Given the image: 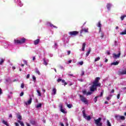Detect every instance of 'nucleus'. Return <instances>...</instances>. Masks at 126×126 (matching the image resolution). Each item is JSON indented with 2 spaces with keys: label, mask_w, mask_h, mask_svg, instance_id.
Wrapping results in <instances>:
<instances>
[{
  "label": "nucleus",
  "mask_w": 126,
  "mask_h": 126,
  "mask_svg": "<svg viewBox=\"0 0 126 126\" xmlns=\"http://www.w3.org/2000/svg\"><path fill=\"white\" fill-rule=\"evenodd\" d=\"M100 77H96L93 82V85L90 87V90L92 92L97 91V87H100L101 84L99 83Z\"/></svg>",
  "instance_id": "nucleus-1"
},
{
  "label": "nucleus",
  "mask_w": 126,
  "mask_h": 126,
  "mask_svg": "<svg viewBox=\"0 0 126 126\" xmlns=\"http://www.w3.org/2000/svg\"><path fill=\"white\" fill-rule=\"evenodd\" d=\"M104 94V91H102V92L100 93V97H102L103 96V94Z\"/></svg>",
  "instance_id": "nucleus-38"
},
{
  "label": "nucleus",
  "mask_w": 126,
  "mask_h": 126,
  "mask_svg": "<svg viewBox=\"0 0 126 126\" xmlns=\"http://www.w3.org/2000/svg\"><path fill=\"white\" fill-rule=\"evenodd\" d=\"M17 3L18 4V5H19V6L21 7L22 6V5H23V4H22V3H21V1H20V0H17Z\"/></svg>",
  "instance_id": "nucleus-18"
},
{
  "label": "nucleus",
  "mask_w": 126,
  "mask_h": 126,
  "mask_svg": "<svg viewBox=\"0 0 126 126\" xmlns=\"http://www.w3.org/2000/svg\"><path fill=\"white\" fill-rule=\"evenodd\" d=\"M12 69H15V66H13L12 67Z\"/></svg>",
  "instance_id": "nucleus-63"
},
{
  "label": "nucleus",
  "mask_w": 126,
  "mask_h": 126,
  "mask_svg": "<svg viewBox=\"0 0 126 126\" xmlns=\"http://www.w3.org/2000/svg\"><path fill=\"white\" fill-rule=\"evenodd\" d=\"M32 103V97H30V99L28 101L25 102V104L27 106H28V105L31 104Z\"/></svg>",
  "instance_id": "nucleus-9"
},
{
  "label": "nucleus",
  "mask_w": 126,
  "mask_h": 126,
  "mask_svg": "<svg viewBox=\"0 0 126 126\" xmlns=\"http://www.w3.org/2000/svg\"><path fill=\"white\" fill-rule=\"evenodd\" d=\"M119 62L116 61L111 63V65H118L119 64Z\"/></svg>",
  "instance_id": "nucleus-19"
},
{
  "label": "nucleus",
  "mask_w": 126,
  "mask_h": 126,
  "mask_svg": "<svg viewBox=\"0 0 126 126\" xmlns=\"http://www.w3.org/2000/svg\"><path fill=\"white\" fill-rule=\"evenodd\" d=\"M71 106H72V105L70 104L67 105V107H68V108H69V109H70V108H71Z\"/></svg>",
  "instance_id": "nucleus-39"
},
{
  "label": "nucleus",
  "mask_w": 126,
  "mask_h": 126,
  "mask_svg": "<svg viewBox=\"0 0 126 126\" xmlns=\"http://www.w3.org/2000/svg\"><path fill=\"white\" fill-rule=\"evenodd\" d=\"M35 60H36V57H35V56H33L32 57V61H35Z\"/></svg>",
  "instance_id": "nucleus-51"
},
{
  "label": "nucleus",
  "mask_w": 126,
  "mask_h": 126,
  "mask_svg": "<svg viewBox=\"0 0 126 126\" xmlns=\"http://www.w3.org/2000/svg\"><path fill=\"white\" fill-rule=\"evenodd\" d=\"M113 57L114 59H119V58H120V57H121V51H119L118 54L114 53L113 54Z\"/></svg>",
  "instance_id": "nucleus-7"
},
{
  "label": "nucleus",
  "mask_w": 126,
  "mask_h": 126,
  "mask_svg": "<svg viewBox=\"0 0 126 126\" xmlns=\"http://www.w3.org/2000/svg\"><path fill=\"white\" fill-rule=\"evenodd\" d=\"M4 62V60L1 59V60L0 61V65H1L2 64V63H3Z\"/></svg>",
  "instance_id": "nucleus-31"
},
{
  "label": "nucleus",
  "mask_w": 126,
  "mask_h": 126,
  "mask_svg": "<svg viewBox=\"0 0 126 126\" xmlns=\"http://www.w3.org/2000/svg\"><path fill=\"white\" fill-rule=\"evenodd\" d=\"M85 46H86V43H83L82 44V51L84 52L85 51Z\"/></svg>",
  "instance_id": "nucleus-17"
},
{
  "label": "nucleus",
  "mask_w": 126,
  "mask_h": 126,
  "mask_svg": "<svg viewBox=\"0 0 126 126\" xmlns=\"http://www.w3.org/2000/svg\"><path fill=\"white\" fill-rule=\"evenodd\" d=\"M91 52V48H90L86 54V57H88L89 56V54H90Z\"/></svg>",
  "instance_id": "nucleus-23"
},
{
  "label": "nucleus",
  "mask_w": 126,
  "mask_h": 126,
  "mask_svg": "<svg viewBox=\"0 0 126 126\" xmlns=\"http://www.w3.org/2000/svg\"><path fill=\"white\" fill-rule=\"evenodd\" d=\"M84 73H85L84 71H81V76H83V75H84Z\"/></svg>",
  "instance_id": "nucleus-45"
},
{
  "label": "nucleus",
  "mask_w": 126,
  "mask_h": 126,
  "mask_svg": "<svg viewBox=\"0 0 126 126\" xmlns=\"http://www.w3.org/2000/svg\"><path fill=\"white\" fill-rule=\"evenodd\" d=\"M35 72L38 74V75H40L41 73L40 72V71L37 68L35 69Z\"/></svg>",
  "instance_id": "nucleus-26"
},
{
  "label": "nucleus",
  "mask_w": 126,
  "mask_h": 126,
  "mask_svg": "<svg viewBox=\"0 0 126 126\" xmlns=\"http://www.w3.org/2000/svg\"><path fill=\"white\" fill-rule=\"evenodd\" d=\"M68 75L69 76H73V74H69Z\"/></svg>",
  "instance_id": "nucleus-59"
},
{
  "label": "nucleus",
  "mask_w": 126,
  "mask_h": 126,
  "mask_svg": "<svg viewBox=\"0 0 126 126\" xmlns=\"http://www.w3.org/2000/svg\"><path fill=\"white\" fill-rule=\"evenodd\" d=\"M56 94H57V89H56V88H54L52 90V94L56 95Z\"/></svg>",
  "instance_id": "nucleus-14"
},
{
  "label": "nucleus",
  "mask_w": 126,
  "mask_h": 126,
  "mask_svg": "<svg viewBox=\"0 0 126 126\" xmlns=\"http://www.w3.org/2000/svg\"><path fill=\"white\" fill-rule=\"evenodd\" d=\"M106 7L108 10H110L111 7H112V4L110 3H107Z\"/></svg>",
  "instance_id": "nucleus-15"
},
{
  "label": "nucleus",
  "mask_w": 126,
  "mask_h": 126,
  "mask_svg": "<svg viewBox=\"0 0 126 126\" xmlns=\"http://www.w3.org/2000/svg\"><path fill=\"white\" fill-rule=\"evenodd\" d=\"M79 64H80V65H82V64H83V62L82 61V62H79Z\"/></svg>",
  "instance_id": "nucleus-42"
},
{
  "label": "nucleus",
  "mask_w": 126,
  "mask_h": 126,
  "mask_svg": "<svg viewBox=\"0 0 126 126\" xmlns=\"http://www.w3.org/2000/svg\"><path fill=\"white\" fill-rule=\"evenodd\" d=\"M115 118L117 121H125L126 120V117L124 116L116 115Z\"/></svg>",
  "instance_id": "nucleus-5"
},
{
  "label": "nucleus",
  "mask_w": 126,
  "mask_h": 126,
  "mask_svg": "<svg viewBox=\"0 0 126 126\" xmlns=\"http://www.w3.org/2000/svg\"><path fill=\"white\" fill-rule=\"evenodd\" d=\"M21 88H24V84L22 83L21 85Z\"/></svg>",
  "instance_id": "nucleus-43"
},
{
  "label": "nucleus",
  "mask_w": 126,
  "mask_h": 126,
  "mask_svg": "<svg viewBox=\"0 0 126 126\" xmlns=\"http://www.w3.org/2000/svg\"><path fill=\"white\" fill-rule=\"evenodd\" d=\"M47 25H49L50 26V27H51L52 28H58L57 27L54 26V25L51 24L50 23H47Z\"/></svg>",
  "instance_id": "nucleus-13"
},
{
  "label": "nucleus",
  "mask_w": 126,
  "mask_h": 126,
  "mask_svg": "<svg viewBox=\"0 0 126 126\" xmlns=\"http://www.w3.org/2000/svg\"><path fill=\"white\" fill-rule=\"evenodd\" d=\"M114 92H115V90H112L111 93H114Z\"/></svg>",
  "instance_id": "nucleus-58"
},
{
  "label": "nucleus",
  "mask_w": 126,
  "mask_h": 126,
  "mask_svg": "<svg viewBox=\"0 0 126 126\" xmlns=\"http://www.w3.org/2000/svg\"><path fill=\"white\" fill-rule=\"evenodd\" d=\"M2 124H3V125H5L6 126H9L8 124L7 123V122L3 120L2 122Z\"/></svg>",
  "instance_id": "nucleus-25"
},
{
  "label": "nucleus",
  "mask_w": 126,
  "mask_h": 126,
  "mask_svg": "<svg viewBox=\"0 0 126 126\" xmlns=\"http://www.w3.org/2000/svg\"><path fill=\"white\" fill-rule=\"evenodd\" d=\"M92 91L87 92L86 94L87 96H89V95H91V94H92Z\"/></svg>",
  "instance_id": "nucleus-29"
},
{
  "label": "nucleus",
  "mask_w": 126,
  "mask_h": 126,
  "mask_svg": "<svg viewBox=\"0 0 126 126\" xmlns=\"http://www.w3.org/2000/svg\"><path fill=\"white\" fill-rule=\"evenodd\" d=\"M53 48L55 49V50L58 49V44H57V43H55V45L53 46Z\"/></svg>",
  "instance_id": "nucleus-28"
},
{
  "label": "nucleus",
  "mask_w": 126,
  "mask_h": 126,
  "mask_svg": "<svg viewBox=\"0 0 126 126\" xmlns=\"http://www.w3.org/2000/svg\"><path fill=\"white\" fill-rule=\"evenodd\" d=\"M16 126H19V124L17 123H15Z\"/></svg>",
  "instance_id": "nucleus-53"
},
{
  "label": "nucleus",
  "mask_w": 126,
  "mask_h": 126,
  "mask_svg": "<svg viewBox=\"0 0 126 126\" xmlns=\"http://www.w3.org/2000/svg\"><path fill=\"white\" fill-rule=\"evenodd\" d=\"M36 91L37 92L38 96H41V93L39 91V90H37Z\"/></svg>",
  "instance_id": "nucleus-37"
},
{
  "label": "nucleus",
  "mask_w": 126,
  "mask_h": 126,
  "mask_svg": "<svg viewBox=\"0 0 126 126\" xmlns=\"http://www.w3.org/2000/svg\"><path fill=\"white\" fill-rule=\"evenodd\" d=\"M60 125L61 126H64V125H63V123H60Z\"/></svg>",
  "instance_id": "nucleus-56"
},
{
  "label": "nucleus",
  "mask_w": 126,
  "mask_h": 126,
  "mask_svg": "<svg viewBox=\"0 0 126 126\" xmlns=\"http://www.w3.org/2000/svg\"><path fill=\"white\" fill-rule=\"evenodd\" d=\"M120 94H119L118 95H117V99H120Z\"/></svg>",
  "instance_id": "nucleus-52"
},
{
  "label": "nucleus",
  "mask_w": 126,
  "mask_h": 126,
  "mask_svg": "<svg viewBox=\"0 0 126 126\" xmlns=\"http://www.w3.org/2000/svg\"><path fill=\"white\" fill-rule=\"evenodd\" d=\"M94 124H96V126H103V124L101 123L102 121L101 118H99L97 119H94Z\"/></svg>",
  "instance_id": "nucleus-3"
},
{
  "label": "nucleus",
  "mask_w": 126,
  "mask_h": 126,
  "mask_svg": "<svg viewBox=\"0 0 126 126\" xmlns=\"http://www.w3.org/2000/svg\"><path fill=\"white\" fill-rule=\"evenodd\" d=\"M69 34L71 36H76V35H77V34H78V32H77V31L70 32H69Z\"/></svg>",
  "instance_id": "nucleus-8"
},
{
  "label": "nucleus",
  "mask_w": 126,
  "mask_h": 126,
  "mask_svg": "<svg viewBox=\"0 0 126 126\" xmlns=\"http://www.w3.org/2000/svg\"><path fill=\"white\" fill-rule=\"evenodd\" d=\"M60 107L61 111L62 113H63V114H65V113H66V112H65V110L63 108V104H60Z\"/></svg>",
  "instance_id": "nucleus-10"
},
{
  "label": "nucleus",
  "mask_w": 126,
  "mask_h": 126,
  "mask_svg": "<svg viewBox=\"0 0 126 126\" xmlns=\"http://www.w3.org/2000/svg\"><path fill=\"white\" fill-rule=\"evenodd\" d=\"M16 117L17 119H18V120H20V121H21V120H22V117L21 116L20 114H17Z\"/></svg>",
  "instance_id": "nucleus-22"
},
{
  "label": "nucleus",
  "mask_w": 126,
  "mask_h": 126,
  "mask_svg": "<svg viewBox=\"0 0 126 126\" xmlns=\"http://www.w3.org/2000/svg\"><path fill=\"white\" fill-rule=\"evenodd\" d=\"M80 98L83 103H84L85 104H87L88 103L87 99H86V97L83 96V95H80Z\"/></svg>",
  "instance_id": "nucleus-6"
},
{
  "label": "nucleus",
  "mask_w": 126,
  "mask_h": 126,
  "mask_svg": "<svg viewBox=\"0 0 126 126\" xmlns=\"http://www.w3.org/2000/svg\"><path fill=\"white\" fill-rule=\"evenodd\" d=\"M107 126H112V125H111V123L109 121V120H107Z\"/></svg>",
  "instance_id": "nucleus-34"
},
{
  "label": "nucleus",
  "mask_w": 126,
  "mask_h": 126,
  "mask_svg": "<svg viewBox=\"0 0 126 126\" xmlns=\"http://www.w3.org/2000/svg\"><path fill=\"white\" fill-rule=\"evenodd\" d=\"M39 42H40V39H37L35 40L34 41V45H38V44H39Z\"/></svg>",
  "instance_id": "nucleus-21"
},
{
  "label": "nucleus",
  "mask_w": 126,
  "mask_h": 126,
  "mask_svg": "<svg viewBox=\"0 0 126 126\" xmlns=\"http://www.w3.org/2000/svg\"><path fill=\"white\" fill-rule=\"evenodd\" d=\"M97 27L99 28V32L101 31V27H102V24H101V21H98L97 24Z\"/></svg>",
  "instance_id": "nucleus-12"
},
{
  "label": "nucleus",
  "mask_w": 126,
  "mask_h": 126,
  "mask_svg": "<svg viewBox=\"0 0 126 126\" xmlns=\"http://www.w3.org/2000/svg\"><path fill=\"white\" fill-rule=\"evenodd\" d=\"M49 62V60L43 59V63L45 65H48V63Z\"/></svg>",
  "instance_id": "nucleus-11"
},
{
  "label": "nucleus",
  "mask_w": 126,
  "mask_h": 126,
  "mask_svg": "<svg viewBox=\"0 0 126 126\" xmlns=\"http://www.w3.org/2000/svg\"><path fill=\"white\" fill-rule=\"evenodd\" d=\"M105 104H108L109 103L108 102V101H105Z\"/></svg>",
  "instance_id": "nucleus-64"
},
{
  "label": "nucleus",
  "mask_w": 126,
  "mask_h": 126,
  "mask_svg": "<svg viewBox=\"0 0 126 126\" xmlns=\"http://www.w3.org/2000/svg\"><path fill=\"white\" fill-rule=\"evenodd\" d=\"M107 62H108V59H105V63H107Z\"/></svg>",
  "instance_id": "nucleus-60"
},
{
  "label": "nucleus",
  "mask_w": 126,
  "mask_h": 126,
  "mask_svg": "<svg viewBox=\"0 0 126 126\" xmlns=\"http://www.w3.org/2000/svg\"><path fill=\"white\" fill-rule=\"evenodd\" d=\"M14 42L15 44L21 45V44H24V43L26 42V38H20V39H14Z\"/></svg>",
  "instance_id": "nucleus-2"
},
{
  "label": "nucleus",
  "mask_w": 126,
  "mask_h": 126,
  "mask_svg": "<svg viewBox=\"0 0 126 126\" xmlns=\"http://www.w3.org/2000/svg\"><path fill=\"white\" fill-rule=\"evenodd\" d=\"M30 77V74H28L27 75V79H28Z\"/></svg>",
  "instance_id": "nucleus-47"
},
{
  "label": "nucleus",
  "mask_w": 126,
  "mask_h": 126,
  "mask_svg": "<svg viewBox=\"0 0 126 126\" xmlns=\"http://www.w3.org/2000/svg\"><path fill=\"white\" fill-rule=\"evenodd\" d=\"M23 95H24V93H23V92L21 93L20 94V96L21 97H22V96H23Z\"/></svg>",
  "instance_id": "nucleus-41"
},
{
  "label": "nucleus",
  "mask_w": 126,
  "mask_h": 126,
  "mask_svg": "<svg viewBox=\"0 0 126 126\" xmlns=\"http://www.w3.org/2000/svg\"><path fill=\"white\" fill-rule=\"evenodd\" d=\"M18 123H19V124H20V125L21 126H24V123H23V122L20 120H18Z\"/></svg>",
  "instance_id": "nucleus-24"
},
{
  "label": "nucleus",
  "mask_w": 126,
  "mask_h": 126,
  "mask_svg": "<svg viewBox=\"0 0 126 126\" xmlns=\"http://www.w3.org/2000/svg\"><path fill=\"white\" fill-rule=\"evenodd\" d=\"M83 32H85L86 33L88 32V28H85V29H82L81 31V33H83Z\"/></svg>",
  "instance_id": "nucleus-16"
},
{
  "label": "nucleus",
  "mask_w": 126,
  "mask_h": 126,
  "mask_svg": "<svg viewBox=\"0 0 126 126\" xmlns=\"http://www.w3.org/2000/svg\"><path fill=\"white\" fill-rule=\"evenodd\" d=\"M2 94V92L1 91V89L0 88V95Z\"/></svg>",
  "instance_id": "nucleus-55"
},
{
  "label": "nucleus",
  "mask_w": 126,
  "mask_h": 126,
  "mask_svg": "<svg viewBox=\"0 0 126 126\" xmlns=\"http://www.w3.org/2000/svg\"><path fill=\"white\" fill-rule=\"evenodd\" d=\"M35 108H36V109H39V108H42L41 103H38L37 105H35Z\"/></svg>",
  "instance_id": "nucleus-20"
},
{
  "label": "nucleus",
  "mask_w": 126,
  "mask_h": 126,
  "mask_svg": "<svg viewBox=\"0 0 126 126\" xmlns=\"http://www.w3.org/2000/svg\"><path fill=\"white\" fill-rule=\"evenodd\" d=\"M120 74H122V75L126 74V70H123V71H121Z\"/></svg>",
  "instance_id": "nucleus-27"
},
{
  "label": "nucleus",
  "mask_w": 126,
  "mask_h": 126,
  "mask_svg": "<svg viewBox=\"0 0 126 126\" xmlns=\"http://www.w3.org/2000/svg\"><path fill=\"white\" fill-rule=\"evenodd\" d=\"M99 97V96H96L94 99V103H96V102H97V100L98 99V97Z\"/></svg>",
  "instance_id": "nucleus-32"
},
{
  "label": "nucleus",
  "mask_w": 126,
  "mask_h": 126,
  "mask_svg": "<svg viewBox=\"0 0 126 126\" xmlns=\"http://www.w3.org/2000/svg\"><path fill=\"white\" fill-rule=\"evenodd\" d=\"M32 79L34 82L36 81V77L34 75H32Z\"/></svg>",
  "instance_id": "nucleus-36"
},
{
  "label": "nucleus",
  "mask_w": 126,
  "mask_h": 126,
  "mask_svg": "<svg viewBox=\"0 0 126 126\" xmlns=\"http://www.w3.org/2000/svg\"><path fill=\"white\" fill-rule=\"evenodd\" d=\"M98 61H100V57H97L95 60H94V62H98Z\"/></svg>",
  "instance_id": "nucleus-33"
},
{
  "label": "nucleus",
  "mask_w": 126,
  "mask_h": 126,
  "mask_svg": "<svg viewBox=\"0 0 126 126\" xmlns=\"http://www.w3.org/2000/svg\"><path fill=\"white\" fill-rule=\"evenodd\" d=\"M61 81H62V79H61V78H59L57 80V82H61Z\"/></svg>",
  "instance_id": "nucleus-46"
},
{
  "label": "nucleus",
  "mask_w": 126,
  "mask_h": 126,
  "mask_svg": "<svg viewBox=\"0 0 126 126\" xmlns=\"http://www.w3.org/2000/svg\"><path fill=\"white\" fill-rule=\"evenodd\" d=\"M79 81H81V82H82V81H83V80H82V79H78Z\"/></svg>",
  "instance_id": "nucleus-54"
},
{
  "label": "nucleus",
  "mask_w": 126,
  "mask_h": 126,
  "mask_svg": "<svg viewBox=\"0 0 126 126\" xmlns=\"http://www.w3.org/2000/svg\"><path fill=\"white\" fill-rule=\"evenodd\" d=\"M31 124H32V125H35V121H31Z\"/></svg>",
  "instance_id": "nucleus-49"
},
{
  "label": "nucleus",
  "mask_w": 126,
  "mask_h": 126,
  "mask_svg": "<svg viewBox=\"0 0 126 126\" xmlns=\"http://www.w3.org/2000/svg\"><path fill=\"white\" fill-rule=\"evenodd\" d=\"M82 114L84 119L87 120V121H90L91 120V117L90 116H87L86 113H85V110H84L82 111Z\"/></svg>",
  "instance_id": "nucleus-4"
},
{
  "label": "nucleus",
  "mask_w": 126,
  "mask_h": 126,
  "mask_svg": "<svg viewBox=\"0 0 126 126\" xmlns=\"http://www.w3.org/2000/svg\"><path fill=\"white\" fill-rule=\"evenodd\" d=\"M9 118H12V115L9 114Z\"/></svg>",
  "instance_id": "nucleus-57"
},
{
  "label": "nucleus",
  "mask_w": 126,
  "mask_h": 126,
  "mask_svg": "<svg viewBox=\"0 0 126 126\" xmlns=\"http://www.w3.org/2000/svg\"><path fill=\"white\" fill-rule=\"evenodd\" d=\"M68 63H71V60H69V61H68Z\"/></svg>",
  "instance_id": "nucleus-61"
},
{
  "label": "nucleus",
  "mask_w": 126,
  "mask_h": 126,
  "mask_svg": "<svg viewBox=\"0 0 126 126\" xmlns=\"http://www.w3.org/2000/svg\"><path fill=\"white\" fill-rule=\"evenodd\" d=\"M100 37H101V38H103V37H104V34H103V33H101Z\"/></svg>",
  "instance_id": "nucleus-48"
},
{
  "label": "nucleus",
  "mask_w": 126,
  "mask_h": 126,
  "mask_svg": "<svg viewBox=\"0 0 126 126\" xmlns=\"http://www.w3.org/2000/svg\"><path fill=\"white\" fill-rule=\"evenodd\" d=\"M125 15H123V16H122L121 17V20H124V19H125Z\"/></svg>",
  "instance_id": "nucleus-40"
},
{
  "label": "nucleus",
  "mask_w": 126,
  "mask_h": 126,
  "mask_svg": "<svg viewBox=\"0 0 126 126\" xmlns=\"http://www.w3.org/2000/svg\"><path fill=\"white\" fill-rule=\"evenodd\" d=\"M83 94H84V95H87V92H86V90H84L83 91Z\"/></svg>",
  "instance_id": "nucleus-35"
},
{
  "label": "nucleus",
  "mask_w": 126,
  "mask_h": 126,
  "mask_svg": "<svg viewBox=\"0 0 126 126\" xmlns=\"http://www.w3.org/2000/svg\"><path fill=\"white\" fill-rule=\"evenodd\" d=\"M67 53V55H70L71 52L70 51H68Z\"/></svg>",
  "instance_id": "nucleus-50"
},
{
  "label": "nucleus",
  "mask_w": 126,
  "mask_h": 126,
  "mask_svg": "<svg viewBox=\"0 0 126 126\" xmlns=\"http://www.w3.org/2000/svg\"><path fill=\"white\" fill-rule=\"evenodd\" d=\"M62 83H64V86H65L67 84L64 80H62Z\"/></svg>",
  "instance_id": "nucleus-30"
},
{
  "label": "nucleus",
  "mask_w": 126,
  "mask_h": 126,
  "mask_svg": "<svg viewBox=\"0 0 126 126\" xmlns=\"http://www.w3.org/2000/svg\"><path fill=\"white\" fill-rule=\"evenodd\" d=\"M107 100H108V101H110V100H111V97H110V95H108V96L107 97Z\"/></svg>",
  "instance_id": "nucleus-44"
},
{
  "label": "nucleus",
  "mask_w": 126,
  "mask_h": 126,
  "mask_svg": "<svg viewBox=\"0 0 126 126\" xmlns=\"http://www.w3.org/2000/svg\"><path fill=\"white\" fill-rule=\"evenodd\" d=\"M27 126H30V125L29 124H28V123L27 124Z\"/></svg>",
  "instance_id": "nucleus-62"
}]
</instances>
